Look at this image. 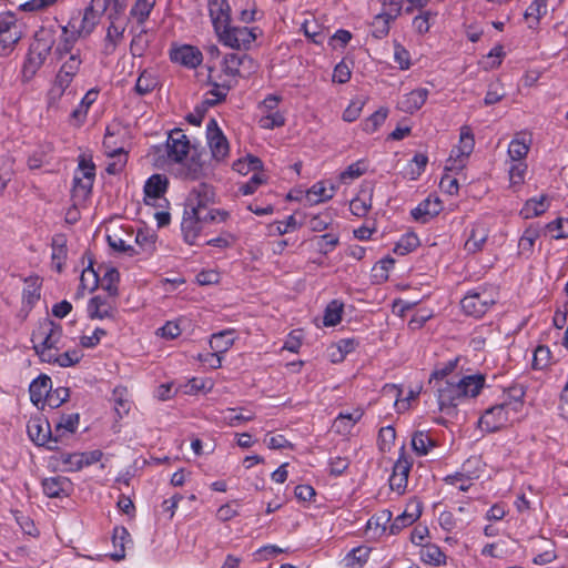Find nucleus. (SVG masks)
I'll list each match as a JSON object with an SVG mask.
<instances>
[{
	"instance_id": "c85d7f7f",
	"label": "nucleus",
	"mask_w": 568,
	"mask_h": 568,
	"mask_svg": "<svg viewBox=\"0 0 568 568\" xmlns=\"http://www.w3.org/2000/svg\"><path fill=\"white\" fill-rule=\"evenodd\" d=\"M222 72L229 77L226 81L236 82V78H245L241 70V53L232 52L224 55L222 61Z\"/></svg>"
},
{
	"instance_id": "6e6d98bb",
	"label": "nucleus",
	"mask_w": 568,
	"mask_h": 568,
	"mask_svg": "<svg viewBox=\"0 0 568 568\" xmlns=\"http://www.w3.org/2000/svg\"><path fill=\"white\" fill-rule=\"evenodd\" d=\"M213 388L211 379L193 377L184 385V394L195 395L200 392L207 393Z\"/></svg>"
},
{
	"instance_id": "2eb2a0df",
	"label": "nucleus",
	"mask_w": 568,
	"mask_h": 568,
	"mask_svg": "<svg viewBox=\"0 0 568 568\" xmlns=\"http://www.w3.org/2000/svg\"><path fill=\"white\" fill-rule=\"evenodd\" d=\"M42 489L45 496L50 498H61L69 496L73 489L72 481L68 477L55 476L42 480Z\"/></svg>"
},
{
	"instance_id": "f8f14e48",
	"label": "nucleus",
	"mask_w": 568,
	"mask_h": 568,
	"mask_svg": "<svg viewBox=\"0 0 568 568\" xmlns=\"http://www.w3.org/2000/svg\"><path fill=\"white\" fill-rule=\"evenodd\" d=\"M474 146L475 139L470 128L467 125L462 126L459 144L453 148L449 160H454L457 169H463L465 166V159L471 154Z\"/></svg>"
},
{
	"instance_id": "7c9ffc66",
	"label": "nucleus",
	"mask_w": 568,
	"mask_h": 568,
	"mask_svg": "<svg viewBox=\"0 0 568 568\" xmlns=\"http://www.w3.org/2000/svg\"><path fill=\"white\" fill-rule=\"evenodd\" d=\"M549 207V199L547 195L531 197L526 201L520 214L524 219H531L544 214Z\"/></svg>"
},
{
	"instance_id": "0eeeda50",
	"label": "nucleus",
	"mask_w": 568,
	"mask_h": 568,
	"mask_svg": "<svg viewBox=\"0 0 568 568\" xmlns=\"http://www.w3.org/2000/svg\"><path fill=\"white\" fill-rule=\"evenodd\" d=\"M494 304V300L486 292L471 291L460 301L462 308L466 315L476 318L487 313Z\"/></svg>"
},
{
	"instance_id": "4c0bfd02",
	"label": "nucleus",
	"mask_w": 568,
	"mask_h": 568,
	"mask_svg": "<svg viewBox=\"0 0 568 568\" xmlns=\"http://www.w3.org/2000/svg\"><path fill=\"white\" fill-rule=\"evenodd\" d=\"M212 156L216 160H223L229 154V142L223 133L207 138Z\"/></svg>"
},
{
	"instance_id": "f257e3e1",
	"label": "nucleus",
	"mask_w": 568,
	"mask_h": 568,
	"mask_svg": "<svg viewBox=\"0 0 568 568\" xmlns=\"http://www.w3.org/2000/svg\"><path fill=\"white\" fill-rule=\"evenodd\" d=\"M215 196L214 187L204 182L194 186L190 191L185 200V207L181 222L183 240L189 245L197 244L196 240L203 229L201 219L199 217V209L204 207V205L215 203Z\"/></svg>"
},
{
	"instance_id": "680f3d73",
	"label": "nucleus",
	"mask_w": 568,
	"mask_h": 568,
	"mask_svg": "<svg viewBox=\"0 0 568 568\" xmlns=\"http://www.w3.org/2000/svg\"><path fill=\"white\" fill-rule=\"evenodd\" d=\"M70 396V389L67 387H58L54 390L51 388L50 394L44 400V405L47 404L51 408H58L64 402L68 400Z\"/></svg>"
},
{
	"instance_id": "4468645a",
	"label": "nucleus",
	"mask_w": 568,
	"mask_h": 568,
	"mask_svg": "<svg viewBox=\"0 0 568 568\" xmlns=\"http://www.w3.org/2000/svg\"><path fill=\"white\" fill-rule=\"evenodd\" d=\"M442 210L440 200L438 197L432 199V196H428L410 211V216L414 221L426 224L437 216Z\"/></svg>"
},
{
	"instance_id": "20e7f679",
	"label": "nucleus",
	"mask_w": 568,
	"mask_h": 568,
	"mask_svg": "<svg viewBox=\"0 0 568 568\" xmlns=\"http://www.w3.org/2000/svg\"><path fill=\"white\" fill-rule=\"evenodd\" d=\"M207 83L212 85V89L206 94L215 95L216 99L206 98L200 106L195 108V113L186 115V121L192 125H201L206 110L224 102L226 100L227 92L236 87V82L223 81L220 83L213 81L211 77L209 78Z\"/></svg>"
},
{
	"instance_id": "a19ab883",
	"label": "nucleus",
	"mask_w": 568,
	"mask_h": 568,
	"mask_svg": "<svg viewBox=\"0 0 568 568\" xmlns=\"http://www.w3.org/2000/svg\"><path fill=\"white\" fill-rule=\"evenodd\" d=\"M154 4L155 0H136L130 10V16L135 18L139 24H143L149 19Z\"/></svg>"
},
{
	"instance_id": "dca6fc26",
	"label": "nucleus",
	"mask_w": 568,
	"mask_h": 568,
	"mask_svg": "<svg viewBox=\"0 0 568 568\" xmlns=\"http://www.w3.org/2000/svg\"><path fill=\"white\" fill-rule=\"evenodd\" d=\"M55 33L57 30L53 26L40 28L36 32L34 42L30 45L29 49L32 50V52H41V54L48 57L55 43Z\"/></svg>"
},
{
	"instance_id": "de8ad7c7",
	"label": "nucleus",
	"mask_w": 568,
	"mask_h": 568,
	"mask_svg": "<svg viewBox=\"0 0 568 568\" xmlns=\"http://www.w3.org/2000/svg\"><path fill=\"white\" fill-rule=\"evenodd\" d=\"M22 37L20 29L0 34V55H8Z\"/></svg>"
},
{
	"instance_id": "ea45409f",
	"label": "nucleus",
	"mask_w": 568,
	"mask_h": 568,
	"mask_svg": "<svg viewBox=\"0 0 568 568\" xmlns=\"http://www.w3.org/2000/svg\"><path fill=\"white\" fill-rule=\"evenodd\" d=\"M344 305L337 300L329 302L324 311L323 323L331 327L337 325L342 321Z\"/></svg>"
},
{
	"instance_id": "1a4fd4ad",
	"label": "nucleus",
	"mask_w": 568,
	"mask_h": 568,
	"mask_svg": "<svg viewBox=\"0 0 568 568\" xmlns=\"http://www.w3.org/2000/svg\"><path fill=\"white\" fill-rule=\"evenodd\" d=\"M207 9L214 32L219 36L232 21L231 6L227 0H209Z\"/></svg>"
},
{
	"instance_id": "6e6552de",
	"label": "nucleus",
	"mask_w": 568,
	"mask_h": 568,
	"mask_svg": "<svg viewBox=\"0 0 568 568\" xmlns=\"http://www.w3.org/2000/svg\"><path fill=\"white\" fill-rule=\"evenodd\" d=\"M165 149L170 160L181 163L189 154L190 141L181 129H174L168 136Z\"/></svg>"
},
{
	"instance_id": "423d86ee",
	"label": "nucleus",
	"mask_w": 568,
	"mask_h": 568,
	"mask_svg": "<svg viewBox=\"0 0 568 568\" xmlns=\"http://www.w3.org/2000/svg\"><path fill=\"white\" fill-rule=\"evenodd\" d=\"M503 403L496 404L487 408L479 418V426L488 432L494 433L504 427L509 420H514L516 416Z\"/></svg>"
},
{
	"instance_id": "393cba45",
	"label": "nucleus",
	"mask_w": 568,
	"mask_h": 568,
	"mask_svg": "<svg viewBox=\"0 0 568 568\" xmlns=\"http://www.w3.org/2000/svg\"><path fill=\"white\" fill-rule=\"evenodd\" d=\"M526 387L521 384H515L504 392L503 404L516 416L524 406Z\"/></svg>"
},
{
	"instance_id": "ddd939ff",
	"label": "nucleus",
	"mask_w": 568,
	"mask_h": 568,
	"mask_svg": "<svg viewBox=\"0 0 568 568\" xmlns=\"http://www.w3.org/2000/svg\"><path fill=\"white\" fill-rule=\"evenodd\" d=\"M234 332L232 329L221 331L219 333H214L210 339V347L213 349V353H210L212 359H214V364L211 363L212 368H219L222 365V354L226 353L232 345L234 344Z\"/></svg>"
},
{
	"instance_id": "6ab92c4d",
	"label": "nucleus",
	"mask_w": 568,
	"mask_h": 568,
	"mask_svg": "<svg viewBox=\"0 0 568 568\" xmlns=\"http://www.w3.org/2000/svg\"><path fill=\"white\" fill-rule=\"evenodd\" d=\"M52 388V381L51 378L45 375L41 374L37 378H34L30 386H29V394L30 399L34 405L42 404V407L44 406V400L47 399L48 395L50 394V390Z\"/></svg>"
},
{
	"instance_id": "3c124183",
	"label": "nucleus",
	"mask_w": 568,
	"mask_h": 568,
	"mask_svg": "<svg viewBox=\"0 0 568 568\" xmlns=\"http://www.w3.org/2000/svg\"><path fill=\"white\" fill-rule=\"evenodd\" d=\"M106 241L109 246L119 253H123L128 256H134L138 254V251L134 248V246L126 244V242L115 233L108 234Z\"/></svg>"
},
{
	"instance_id": "c756f323",
	"label": "nucleus",
	"mask_w": 568,
	"mask_h": 568,
	"mask_svg": "<svg viewBox=\"0 0 568 568\" xmlns=\"http://www.w3.org/2000/svg\"><path fill=\"white\" fill-rule=\"evenodd\" d=\"M326 184L324 181L317 182L307 191L306 199L311 204L325 202L334 196L336 190L334 184L331 182L329 186Z\"/></svg>"
},
{
	"instance_id": "58836bf2",
	"label": "nucleus",
	"mask_w": 568,
	"mask_h": 568,
	"mask_svg": "<svg viewBox=\"0 0 568 568\" xmlns=\"http://www.w3.org/2000/svg\"><path fill=\"white\" fill-rule=\"evenodd\" d=\"M371 207L372 192L366 193L365 191H361L359 195L353 199L349 203V210L352 214L358 217L365 216Z\"/></svg>"
},
{
	"instance_id": "49530a36",
	"label": "nucleus",
	"mask_w": 568,
	"mask_h": 568,
	"mask_svg": "<svg viewBox=\"0 0 568 568\" xmlns=\"http://www.w3.org/2000/svg\"><path fill=\"white\" fill-rule=\"evenodd\" d=\"M120 281V273L116 268L111 267L108 268L102 277L101 286L104 291L108 292L109 296L116 297L119 295V290L116 284Z\"/></svg>"
},
{
	"instance_id": "69168bd1",
	"label": "nucleus",
	"mask_w": 568,
	"mask_h": 568,
	"mask_svg": "<svg viewBox=\"0 0 568 568\" xmlns=\"http://www.w3.org/2000/svg\"><path fill=\"white\" fill-rule=\"evenodd\" d=\"M550 361V349L546 345H539L535 352L532 357V368L534 369H544L549 365Z\"/></svg>"
},
{
	"instance_id": "09e8293b",
	"label": "nucleus",
	"mask_w": 568,
	"mask_h": 568,
	"mask_svg": "<svg viewBox=\"0 0 568 568\" xmlns=\"http://www.w3.org/2000/svg\"><path fill=\"white\" fill-rule=\"evenodd\" d=\"M396 438L395 428L390 425L382 427L378 432L377 445L383 453L389 452Z\"/></svg>"
},
{
	"instance_id": "37998d69",
	"label": "nucleus",
	"mask_w": 568,
	"mask_h": 568,
	"mask_svg": "<svg viewBox=\"0 0 568 568\" xmlns=\"http://www.w3.org/2000/svg\"><path fill=\"white\" fill-rule=\"evenodd\" d=\"M40 287L38 278H30L26 281V287L22 292L23 304L30 308L40 300Z\"/></svg>"
},
{
	"instance_id": "c03bdc74",
	"label": "nucleus",
	"mask_w": 568,
	"mask_h": 568,
	"mask_svg": "<svg viewBox=\"0 0 568 568\" xmlns=\"http://www.w3.org/2000/svg\"><path fill=\"white\" fill-rule=\"evenodd\" d=\"M158 79L148 72L146 70L142 71L139 75L136 83L134 85V91L139 95H146L151 93L155 87L158 85Z\"/></svg>"
},
{
	"instance_id": "b1692460",
	"label": "nucleus",
	"mask_w": 568,
	"mask_h": 568,
	"mask_svg": "<svg viewBox=\"0 0 568 568\" xmlns=\"http://www.w3.org/2000/svg\"><path fill=\"white\" fill-rule=\"evenodd\" d=\"M48 57L29 49L21 69L22 83H29L44 64Z\"/></svg>"
},
{
	"instance_id": "cd10ccee",
	"label": "nucleus",
	"mask_w": 568,
	"mask_h": 568,
	"mask_svg": "<svg viewBox=\"0 0 568 568\" xmlns=\"http://www.w3.org/2000/svg\"><path fill=\"white\" fill-rule=\"evenodd\" d=\"M128 541H131L128 529L123 526L115 527L112 535L114 551L110 554L112 560L121 561L125 558V544Z\"/></svg>"
},
{
	"instance_id": "a18cd8bd",
	"label": "nucleus",
	"mask_w": 568,
	"mask_h": 568,
	"mask_svg": "<svg viewBox=\"0 0 568 568\" xmlns=\"http://www.w3.org/2000/svg\"><path fill=\"white\" fill-rule=\"evenodd\" d=\"M419 245V240L414 233L403 235L395 244L393 252L397 255L404 256L413 252Z\"/></svg>"
},
{
	"instance_id": "4be33fe9",
	"label": "nucleus",
	"mask_w": 568,
	"mask_h": 568,
	"mask_svg": "<svg viewBox=\"0 0 568 568\" xmlns=\"http://www.w3.org/2000/svg\"><path fill=\"white\" fill-rule=\"evenodd\" d=\"M408 507L414 508L412 511L405 510L398 515L389 525V534L397 535L404 528L413 525L422 515V506L419 503L409 504Z\"/></svg>"
},
{
	"instance_id": "72a5a7b5",
	"label": "nucleus",
	"mask_w": 568,
	"mask_h": 568,
	"mask_svg": "<svg viewBox=\"0 0 568 568\" xmlns=\"http://www.w3.org/2000/svg\"><path fill=\"white\" fill-rule=\"evenodd\" d=\"M62 34L59 43L53 50V55L57 60H62L67 54H73L72 49L77 41V36L74 33L69 34L68 27H62Z\"/></svg>"
},
{
	"instance_id": "aec40b11",
	"label": "nucleus",
	"mask_w": 568,
	"mask_h": 568,
	"mask_svg": "<svg viewBox=\"0 0 568 568\" xmlns=\"http://www.w3.org/2000/svg\"><path fill=\"white\" fill-rule=\"evenodd\" d=\"M489 235V231L484 223H475L467 235L465 250L475 254L483 250Z\"/></svg>"
},
{
	"instance_id": "c9c22d12",
	"label": "nucleus",
	"mask_w": 568,
	"mask_h": 568,
	"mask_svg": "<svg viewBox=\"0 0 568 568\" xmlns=\"http://www.w3.org/2000/svg\"><path fill=\"white\" fill-rule=\"evenodd\" d=\"M369 554L371 548L366 546H358L347 552L343 559V562L345 567L348 568H361L367 561Z\"/></svg>"
},
{
	"instance_id": "774afa93",
	"label": "nucleus",
	"mask_w": 568,
	"mask_h": 568,
	"mask_svg": "<svg viewBox=\"0 0 568 568\" xmlns=\"http://www.w3.org/2000/svg\"><path fill=\"white\" fill-rule=\"evenodd\" d=\"M547 13V0H534L525 11V18H534L536 23Z\"/></svg>"
},
{
	"instance_id": "bf43d9fd",
	"label": "nucleus",
	"mask_w": 568,
	"mask_h": 568,
	"mask_svg": "<svg viewBox=\"0 0 568 568\" xmlns=\"http://www.w3.org/2000/svg\"><path fill=\"white\" fill-rule=\"evenodd\" d=\"M540 236V230L538 227L529 226L524 231V234L519 239L518 246L523 252H531L535 241Z\"/></svg>"
},
{
	"instance_id": "f704fd0d",
	"label": "nucleus",
	"mask_w": 568,
	"mask_h": 568,
	"mask_svg": "<svg viewBox=\"0 0 568 568\" xmlns=\"http://www.w3.org/2000/svg\"><path fill=\"white\" fill-rule=\"evenodd\" d=\"M420 559L425 564H429L433 566H440L446 564V555L442 551V549L435 544L424 545L420 549Z\"/></svg>"
},
{
	"instance_id": "864d4df0",
	"label": "nucleus",
	"mask_w": 568,
	"mask_h": 568,
	"mask_svg": "<svg viewBox=\"0 0 568 568\" xmlns=\"http://www.w3.org/2000/svg\"><path fill=\"white\" fill-rule=\"evenodd\" d=\"M395 264V260L387 255L381 261H378L373 267V276L376 282H385L388 280V272Z\"/></svg>"
},
{
	"instance_id": "9d476101",
	"label": "nucleus",
	"mask_w": 568,
	"mask_h": 568,
	"mask_svg": "<svg viewBox=\"0 0 568 568\" xmlns=\"http://www.w3.org/2000/svg\"><path fill=\"white\" fill-rule=\"evenodd\" d=\"M170 59L187 69L197 68L203 61V54L199 48L191 44L174 47L170 50Z\"/></svg>"
},
{
	"instance_id": "4d7b16f0",
	"label": "nucleus",
	"mask_w": 568,
	"mask_h": 568,
	"mask_svg": "<svg viewBox=\"0 0 568 568\" xmlns=\"http://www.w3.org/2000/svg\"><path fill=\"white\" fill-rule=\"evenodd\" d=\"M109 156L116 158V161L109 163L105 171L110 175L119 174L126 164V152L123 148L115 149L109 153Z\"/></svg>"
},
{
	"instance_id": "f3484780",
	"label": "nucleus",
	"mask_w": 568,
	"mask_h": 568,
	"mask_svg": "<svg viewBox=\"0 0 568 568\" xmlns=\"http://www.w3.org/2000/svg\"><path fill=\"white\" fill-rule=\"evenodd\" d=\"M169 180L164 174L155 173L151 175L144 184V202L150 205V200H160L166 193Z\"/></svg>"
},
{
	"instance_id": "f03ea898",
	"label": "nucleus",
	"mask_w": 568,
	"mask_h": 568,
	"mask_svg": "<svg viewBox=\"0 0 568 568\" xmlns=\"http://www.w3.org/2000/svg\"><path fill=\"white\" fill-rule=\"evenodd\" d=\"M439 410L448 416L457 414V406L465 399L458 379L453 376L450 379L435 382Z\"/></svg>"
},
{
	"instance_id": "13d9d810",
	"label": "nucleus",
	"mask_w": 568,
	"mask_h": 568,
	"mask_svg": "<svg viewBox=\"0 0 568 568\" xmlns=\"http://www.w3.org/2000/svg\"><path fill=\"white\" fill-rule=\"evenodd\" d=\"M413 466L412 459L406 455L405 445H403L399 449V456L396 460L393 473L397 474L398 476H404L406 479H408V475L410 473Z\"/></svg>"
},
{
	"instance_id": "e433bc0d",
	"label": "nucleus",
	"mask_w": 568,
	"mask_h": 568,
	"mask_svg": "<svg viewBox=\"0 0 568 568\" xmlns=\"http://www.w3.org/2000/svg\"><path fill=\"white\" fill-rule=\"evenodd\" d=\"M98 94V89H90L82 98L78 108L72 111L71 116L79 122H83L88 114L89 108L95 102Z\"/></svg>"
},
{
	"instance_id": "338daca9",
	"label": "nucleus",
	"mask_w": 568,
	"mask_h": 568,
	"mask_svg": "<svg viewBox=\"0 0 568 568\" xmlns=\"http://www.w3.org/2000/svg\"><path fill=\"white\" fill-rule=\"evenodd\" d=\"M260 123L263 129L273 130L285 124V116L280 111H272L268 114L262 116Z\"/></svg>"
},
{
	"instance_id": "5fc2aeb1",
	"label": "nucleus",
	"mask_w": 568,
	"mask_h": 568,
	"mask_svg": "<svg viewBox=\"0 0 568 568\" xmlns=\"http://www.w3.org/2000/svg\"><path fill=\"white\" fill-rule=\"evenodd\" d=\"M361 417H362L361 413H356V414L341 413L334 422L336 432L339 434L348 433L353 428V426L359 420Z\"/></svg>"
},
{
	"instance_id": "9b49d317",
	"label": "nucleus",
	"mask_w": 568,
	"mask_h": 568,
	"mask_svg": "<svg viewBox=\"0 0 568 568\" xmlns=\"http://www.w3.org/2000/svg\"><path fill=\"white\" fill-rule=\"evenodd\" d=\"M29 438L38 446H44L48 449L51 438V425L43 415H37L30 418L27 425Z\"/></svg>"
},
{
	"instance_id": "e2e57ef3",
	"label": "nucleus",
	"mask_w": 568,
	"mask_h": 568,
	"mask_svg": "<svg viewBox=\"0 0 568 568\" xmlns=\"http://www.w3.org/2000/svg\"><path fill=\"white\" fill-rule=\"evenodd\" d=\"M529 145L524 141L514 139L508 146V155L514 162H521L527 156Z\"/></svg>"
},
{
	"instance_id": "7ed1b4c3",
	"label": "nucleus",
	"mask_w": 568,
	"mask_h": 568,
	"mask_svg": "<svg viewBox=\"0 0 568 568\" xmlns=\"http://www.w3.org/2000/svg\"><path fill=\"white\" fill-rule=\"evenodd\" d=\"M94 179V163L91 159L81 155L73 176L72 197L75 201H85L92 193Z\"/></svg>"
},
{
	"instance_id": "a878e982",
	"label": "nucleus",
	"mask_w": 568,
	"mask_h": 568,
	"mask_svg": "<svg viewBox=\"0 0 568 568\" xmlns=\"http://www.w3.org/2000/svg\"><path fill=\"white\" fill-rule=\"evenodd\" d=\"M62 326L53 321H48L40 328L39 334L43 336V339L38 345L44 346V348L59 349V342L62 337Z\"/></svg>"
},
{
	"instance_id": "052dcab7",
	"label": "nucleus",
	"mask_w": 568,
	"mask_h": 568,
	"mask_svg": "<svg viewBox=\"0 0 568 568\" xmlns=\"http://www.w3.org/2000/svg\"><path fill=\"white\" fill-rule=\"evenodd\" d=\"M58 460L63 465L64 471H79L82 469L81 456L78 453H60Z\"/></svg>"
},
{
	"instance_id": "0e129e2a",
	"label": "nucleus",
	"mask_w": 568,
	"mask_h": 568,
	"mask_svg": "<svg viewBox=\"0 0 568 568\" xmlns=\"http://www.w3.org/2000/svg\"><path fill=\"white\" fill-rule=\"evenodd\" d=\"M365 171H366L365 163H364V161L359 160V161L348 165L346 168V170L339 174V180L343 183H347L348 181H353V180L359 178L361 175H363L365 173Z\"/></svg>"
},
{
	"instance_id": "bb28decb",
	"label": "nucleus",
	"mask_w": 568,
	"mask_h": 568,
	"mask_svg": "<svg viewBox=\"0 0 568 568\" xmlns=\"http://www.w3.org/2000/svg\"><path fill=\"white\" fill-rule=\"evenodd\" d=\"M465 398L476 397L485 386L486 377L483 374H474L457 378Z\"/></svg>"
},
{
	"instance_id": "473e14b6",
	"label": "nucleus",
	"mask_w": 568,
	"mask_h": 568,
	"mask_svg": "<svg viewBox=\"0 0 568 568\" xmlns=\"http://www.w3.org/2000/svg\"><path fill=\"white\" fill-rule=\"evenodd\" d=\"M435 446L436 442L428 435L427 432L416 430L412 436V448L418 456L427 455L430 448Z\"/></svg>"
},
{
	"instance_id": "2f4dec72",
	"label": "nucleus",
	"mask_w": 568,
	"mask_h": 568,
	"mask_svg": "<svg viewBox=\"0 0 568 568\" xmlns=\"http://www.w3.org/2000/svg\"><path fill=\"white\" fill-rule=\"evenodd\" d=\"M429 91L426 88H418L409 92L403 101V109L406 112L414 113L426 102Z\"/></svg>"
},
{
	"instance_id": "603ef678",
	"label": "nucleus",
	"mask_w": 568,
	"mask_h": 568,
	"mask_svg": "<svg viewBox=\"0 0 568 568\" xmlns=\"http://www.w3.org/2000/svg\"><path fill=\"white\" fill-rule=\"evenodd\" d=\"M546 230L551 233L554 240L568 239V219L557 217L546 224Z\"/></svg>"
},
{
	"instance_id": "79ce46f5",
	"label": "nucleus",
	"mask_w": 568,
	"mask_h": 568,
	"mask_svg": "<svg viewBox=\"0 0 568 568\" xmlns=\"http://www.w3.org/2000/svg\"><path fill=\"white\" fill-rule=\"evenodd\" d=\"M262 169L263 162L261 159L252 154H248L244 159H239L233 163V170L241 174H247L251 171H261Z\"/></svg>"
},
{
	"instance_id": "a211bd4d",
	"label": "nucleus",
	"mask_w": 568,
	"mask_h": 568,
	"mask_svg": "<svg viewBox=\"0 0 568 568\" xmlns=\"http://www.w3.org/2000/svg\"><path fill=\"white\" fill-rule=\"evenodd\" d=\"M88 316L91 320L113 318L115 308L106 297L97 295L89 300L87 307Z\"/></svg>"
},
{
	"instance_id": "412c9836",
	"label": "nucleus",
	"mask_w": 568,
	"mask_h": 568,
	"mask_svg": "<svg viewBox=\"0 0 568 568\" xmlns=\"http://www.w3.org/2000/svg\"><path fill=\"white\" fill-rule=\"evenodd\" d=\"M398 16V8L384 10L377 14L371 24V34L377 40L385 38L389 32L390 21H394Z\"/></svg>"
},
{
	"instance_id": "5701e85b",
	"label": "nucleus",
	"mask_w": 568,
	"mask_h": 568,
	"mask_svg": "<svg viewBox=\"0 0 568 568\" xmlns=\"http://www.w3.org/2000/svg\"><path fill=\"white\" fill-rule=\"evenodd\" d=\"M178 175L187 181H197L205 176L204 163L199 154H193L185 163L181 162Z\"/></svg>"
},
{
	"instance_id": "8fccbe9b",
	"label": "nucleus",
	"mask_w": 568,
	"mask_h": 568,
	"mask_svg": "<svg viewBox=\"0 0 568 568\" xmlns=\"http://www.w3.org/2000/svg\"><path fill=\"white\" fill-rule=\"evenodd\" d=\"M388 110L381 108L371 114L363 123V130L366 133L375 132L386 120Z\"/></svg>"
},
{
	"instance_id": "39448f33",
	"label": "nucleus",
	"mask_w": 568,
	"mask_h": 568,
	"mask_svg": "<svg viewBox=\"0 0 568 568\" xmlns=\"http://www.w3.org/2000/svg\"><path fill=\"white\" fill-rule=\"evenodd\" d=\"M254 30L247 27H234L230 23L216 37L225 47L234 50H248L256 39Z\"/></svg>"
}]
</instances>
